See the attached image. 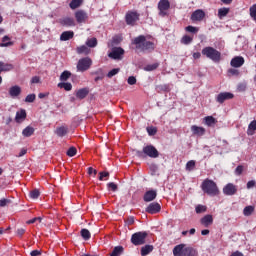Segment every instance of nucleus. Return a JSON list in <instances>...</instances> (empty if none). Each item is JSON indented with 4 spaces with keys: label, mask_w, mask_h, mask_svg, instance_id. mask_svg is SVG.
I'll return each mask as SVG.
<instances>
[{
    "label": "nucleus",
    "mask_w": 256,
    "mask_h": 256,
    "mask_svg": "<svg viewBox=\"0 0 256 256\" xmlns=\"http://www.w3.org/2000/svg\"><path fill=\"white\" fill-rule=\"evenodd\" d=\"M132 45H135L136 49L143 53H153V51H155V43L148 41L143 35L134 38Z\"/></svg>",
    "instance_id": "1"
},
{
    "label": "nucleus",
    "mask_w": 256,
    "mask_h": 256,
    "mask_svg": "<svg viewBox=\"0 0 256 256\" xmlns=\"http://www.w3.org/2000/svg\"><path fill=\"white\" fill-rule=\"evenodd\" d=\"M174 256H197V250L193 247H187L185 244H178L173 248Z\"/></svg>",
    "instance_id": "2"
},
{
    "label": "nucleus",
    "mask_w": 256,
    "mask_h": 256,
    "mask_svg": "<svg viewBox=\"0 0 256 256\" xmlns=\"http://www.w3.org/2000/svg\"><path fill=\"white\" fill-rule=\"evenodd\" d=\"M202 191H204V193H206L207 195H210V197H215L216 195H219V188L217 187V183L209 179L203 181Z\"/></svg>",
    "instance_id": "3"
},
{
    "label": "nucleus",
    "mask_w": 256,
    "mask_h": 256,
    "mask_svg": "<svg viewBox=\"0 0 256 256\" xmlns=\"http://www.w3.org/2000/svg\"><path fill=\"white\" fill-rule=\"evenodd\" d=\"M202 55L210 59V61H213V63H219V61H221V52L211 46L203 48Z\"/></svg>",
    "instance_id": "4"
},
{
    "label": "nucleus",
    "mask_w": 256,
    "mask_h": 256,
    "mask_svg": "<svg viewBox=\"0 0 256 256\" xmlns=\"http://www.w3.org/2000/svg\"><path fill=\"white\" fill-rule=\"evenodd\" d=\"M137 157H150L151 159H157L159 157V151L153 145H147L143 148V151H136Z\"/></svg>",
    "instance_id": "5"
},
{
    "label": "nucleus",
    "mask_w": 256,
    "mask_h": 256,
    "mask_svg": "<svg viewBox=\"0 0 256 256\" xmlns=\"http://www.w3.org/2000/svg\"><path fill=\"white\" fill-rule=\"evenodd\" d=\"M91 65H93V60H91V58H81L77 63L76 69L80 73H85V71H88V69L91 68Z\"/></svg>",
    "instance_id": "6"
},
{
    "label": "nucleus",
    "mask_w": 256,
    "mask_h": 256,
    "mask_svg": "<svg viewBox=\"0 0 256 256\" xmlns=\"http://www.w3.org/2000/svg\"><path fill=\"white\" fill-rule=\"evenodd\" d=\"M147 232H136L131 236L132 245L139 246L145 245V239H147Z\"/></svg>",
    "instance_id": "7"
},
{
    "label": "nucleus",
    "mask_w": 256,
    "mask_h": 256,
    "mask_svg": "<svg viewBox=\"0 0 256 256\" xmlns=\"http://www.w3.org/2000/svg\"><path fill=\"white\" fill-rule=\"evenodd\" d=\"M123 55H125V50L121 47H114L112 51L108 54L110 59H115L117 61H121L123 59Z\"/></svg>",
    "instance_id": "8"
},
{
    "label": "nucleus",
    "mask_w": 256,
    "mask_h": 256,
    "mask_svg": "<svg viewBox=\"0 0 256 256\" xmlns=\"http://www.w3.org/2000/svg\"><path fill=\"white\" fill-rule=\"evenodd\" d=\"M171 8V3L169 0H160L158 2V9L160 17H165L167 15V11Z\"/></svg>",
    "instance_id": "9"
},
{
    "label": "nucleus",
    "mask_w": 256,
    "mask_h": 256,
    "mask_svg": "<svg viewBox=\"0 0 256 256\" xmlns=\"http://www.w3.org/2000/svg\"><path fill=\"white\" fill-rule=\"evenodd\" d=\"M127 25H135L139 21V13L137 11H128L125 15Z\"/></svg>",
    "instance_id": "10"
},
{
    "label": "nucleus",
    "mask_w": 256,
    "mask_h": 256,
    "mask_svg": "<svg viewBox=\"0 0 256 256\" xmlns=\"http://www.w3.org/2000/svg\"><path fill=\"white\" fill-rule=\"evenodd\" d=\"M235 95L231 92H221L216 96L217 103L223 104L224 101H229L230 99H233Z\"/></svg>",
    "instance_id": "11"
},
{
    "label": "nucleus",
    "mask_w": 256,
    "mask_h": 256,
    "mask_svg": "<svg viewBox=\"0 0 256 256\" xmlns=\"http://www.w3.org/2000/svg\"><path fill=\"white\" fill-rule=\"evenodd\" d=\"M146 213H150V215H155V213H159L161 211V205L157 202H152L146 208Z\"/></svg>",
    "instance_id": "12"
},
{
    "label": "nucleus",
    "mask_w": 256,
    "mask_h": 256,
    "mask_svg": "<svg viewBox=\"0 0 256 256\" xmlns=\"http://www.w3.org/2000/svg\"><path fill=\"white\" fill-rule=\"evenodd\" d=\"M230 65H231V67H234L235 69H237L239 67H243V65H245V58H243V56H236V57L232 58Z\"/></svg>",
    "instance_id": "13"
},
{
    "label": "nucleus",
    "mask_w": 256,
    "mask_h": 256,
    "mask_svg": "<svg viewBox=\"0 0 256 256\" xmlns=\"http://www.w3.org/2000/svg\"><path fill=\"white\" fill-rule=\"evenodd\" d=\"M223 193L224 195H235L237 193V186H235L233 183H228L224 188H223Z\"/></svg>",
    "instance_id": "14"
},
{
    "label": "nucleus",
    "mask_w": 256,
    "mask_h": 256,
    "mask_svg": "<svg viewBox=\"0 0 256 256\" xmlns=\"http://www.w3.org/2000/svg\"><path fill=\"white\" fill-rule=\"evenodd\" d=\"M75 19H76L77 23H85V21H87V19H88L87 12H85L84 10L76 11Z\"/></svg>",
    "instance_id": "15"
},
{
    "label": "nucleus",
    "mask_w": 256,
    "mask_h": 256,
    "mask_svg": "<svg viewBox=\"0 0 256 256\" xmlns=\"http://www.w3.org/2000/svg\"><path fill=\"white\" fill-rule=\"evenodd\" d=\"M21 86L19 85H14L12 87L9 88V95L12 99H17V97H19V95H21Z\"/></svg>",
    "instance_id": "16"
},
{
    "label": "nucleus",
    "mask_w": 256,
    "mask_h": 256,
    "mask_svg": "<svg viewBox=\"0 0 256 256\" xmlns=\"http://www.w3.org/2000/svg\"><path fill=\"white\" fill-rule=\"evenodd\" d=\"M144 201L150 203V201H155L157 199V190H149L144 194Z\"/></svg>",
    "instance_id": "17"
},
{
    "label": "nucleus",
    "mask_w": 256,
    "mask_h": 256,
    "mask_svg": "<svg viewBox=\"0 0 256 256\" xmlns=\"http://www.w3.org/2000/svg\"><path fill=\"white\" fill-rule=\"evenodd\" d=\"M200 223L203 225V227H211V225H213V215H205L200 219Z\"/></svg>",
    "instance_id": "18"
},
{
    "label": "nucleus",
    "mask_w": 256,
    "mask_h": 256,
    "mask_svg": "<svg viewBox=\"0 0 256 256\" xmlns=\"http://www.w3.org/2000/svg\"><path fill=\"white\" fill-rule=\"evenodd\" d=\"M191 132L193 133V135H196L197 137H203V135H205V128L193 125L191 126Z\"/></svg>",
    "instance_id": "19"
},
{
    "label": "nucleus",
    "mask_w": 256,
    "mask_h": 256,
    "mask_svg": "<svg viewBox=\"0 0 256 256\" xmlns=\"http://www.w3.org/2000/svg\"><path fill=\"white\" fill-rule=\"evenodd\" d=\"M27 119V112L25 109H21L20 111L16 112L15 121L16 123H23Z\"/></svg>",
    "instance_id": "20"
},
{
    "label": "nucleus",
    "mask_w": 256,
    "mask_h": 256,
    "mask_svg": "<svg viewBox=\"0 0 256 256\" xmlns=\"http://www.w3.org/2000/svg\"><path fill=\"white\" fill-rule=\"evenodd\" d=\"M204 17H205V12L203 10H196L191 15L192 21H203Z\"/></svg>",
    "instance_id": "21"
},
{
    "label": "nucleus",
    "mask_w": 256,
    "mask_h": 256,
    "mask_svg": "<svg viewBox=\"0 0 256 256\" xmlns=\"http://www.w3.org/2000/svg\"><path fill=\"white\" fill-rule=\"evenodd\" d=\"M60 25H64L65 27H75V20L71 17H65L60 19Z\"/></svg>",
    "instance_id": "22"
},
{
    "label": "nucleus",
    "mask_w": 256,
    "mask_h": 256,
    "mask_svg": "<svg viewBox=\"0 0 256 256\" xmlns=\"http://www.w3.org/2000/svg\"><path fill=\"white\" fill-rule=\"evenodd\" d=\"M67 133H69V128L67 126H60L55 130V135L58 137H65Z\"/></svg>",
    "instance_id": "23"
},
{
    "label": "nucleus",
    "mask_w": 256,
    "mask_h": 256,
    "mask_svg": "<svg viewBox=\"0 0 256 256\" xmlns=\"http://www.w3.org/2000/svg\"><path fill=\"white\" fill-rule=\"evenodd\" d=\"M13 69H14L13 64H9V63L0 61V73L7 72V71H13Z\"/></svg>",
    "instance_id": "24"
},
{
    "label": "nucleus",
    "mask_w": 256,
    "mask_h": 256,
    "mask_svg": "<svg viewBox=\"0 0 256 256\" xmlns=\"http://www.w3.org/2000/svg\"><path fill=\"white\" fill-rule=\"evenodd\" d=\"M75 33L73 31H64L60 35V41H69L70 39H73Z\"/></svg>",
    "instance_id": "25"
},
{
    "label": "nucleus",
    "mask_w": 256,
    "mask_h": 256,
    "mask_svg": "<svg viewBox=\"0 0 256 256\" xmlns=\"http://www.w3.org/2000/svg\"><path fill=\"white\" fill-rule=\"evenodd\" d=\"M89 95V88H81L76 92L77 99H85Z\"/></svg>",
    "instance_id": "26"
},
{
    "label": "nucleus",
    "mask_w": 256,
    "mask_h": 256,
    "mask_svg": "<svg viewBox=\"0 0 256 256\" xmlns=\"http://www.w3.org/2000/svg\"><path fill=\"white\" fill-rule=\"evenodd\" d=\"M255 131H256V120H253L248 125L247 135L249 137H251V136L255 135Z\"/></svg>",
    "instance_id": "27"
},
{
    "label": "nucleus",
    "mask_w": 256,
    "mask_h": 256,
    "mask_svg": "<svg viewBox=\"0 0 256 256\" xmlns=\"http://www.w3.org/2000/svg\"><path fill=\"white\" fill-rule=\"evenodd\" d=\"M253 213H255V206H246L243 209L244 217H251V215H253Z\"/></svg>",
    "instance_id": "28"
},
{
    "label": "nucleus",
    "mask_w": 256,
    "mask_h": 256,
    "mask_svg": "<svg viewBox=\"0 0 256 256\" xmlns=\"http://www.w3.org/2000/svg\"><path fill=\"white\" fill-rule=\"evenodd\" d=\"M33 133H35V128H33L32 126H27V127L22 131L23 137H31V135H33Z\"/></svg>",
    "instance_id": "29"
},
{
    "label": "nucleus",
    "mask_w": 256,
    "mask_h": 256,
    "mask_svg": "<svg viewBox=\"0 0 256 256\" xmlns=\"http://www.w3.org/2000/svg\"><path fill=\"white\" fill-rule=\"evenodd\" d=\"M123 251H125V248H123V246H116L114 247L110 256H121L123 255Z\"/></svg>",
    "instance_id": "30"
},
{
    "label": "nucleus",
    "mask_w": 256,
    "mask_h": 256,
    "mask_svg": "<svg viewBox=\"0 0 256 256\" xmlns=\"http://www.w3.org/2000/svg\"><path fill=\"white\" fill-rule=\"evenodd\" d=\"M204 121L208 127H213L217 123V120L213 116H206Z\"/></svg>",
    "instance_id": "31"
},
{
    "label": "nucleus",
    "mask_w": 256,
    "mask_h": 256,
    "mask_svg": "<svg viewBox=\"0 0 256 256\" xmlns=\"http://www.w3.org/2000/svg\"><path fill=\"white\" fill-rule=\"evenodd\" d=\"M151 251H153V245H145L141 248V255L147 256Z\"/></svg>",
    "instance_id": "32"
},
{
    "label": "nucleus",
    "mask_w": 256,
    "mask_h": 256,
    "mask_svg": "<svg viewBox=\"0 0 256 256\" xmlns=\"http://www.w3.org/2000/svg\"><path fill=\"white\" fill-rule=\"evenodd\" d=\"M58 87L60 89H65V91H71L73 89V85L69 82L58 83Z\"/></svg>",
    "instance_id": "33"
},
{
    "label": "nucleus",
    "mask_w": 256,
    "mask_h": 256,
    "mask_svg": "<svg viewBox=\"0 0 256 256\" xmlns=\"http://www.w3.org/2000/svg\"><path fill=\"white\" fill-rule=\"evenodd\" d=\"M83 5V0H72L69 4L70 9H78V7H81Z\"/></svg>",
    "instance_id": "34"
},
{
    "label": "nucleus",
    "mask_w": 256,
    "mask_h": 256,
    "mask_svg": "<svg viewBox=\"0 0 256 256\" xmlns=\"http://www.w3.org/2000/svg\"><path fill=\"white\" fill-rule=\"evenodd\" d=\"M11 38L9 36H4L2 38V43L0 44V47H11L13 45V42L10 41Z\"/></svg>",
    "instance_id": "35"
},
{
    "label": "nucleus",
    "mask_w": 256,
    "mask_h": 256,
    "mask_svg": "<svg viewBox=\"0 0 256 256\" xmlns=\"http://www.w3.org/2000/svg\"><path fill=\"white\" fill-rule=\"evenodd\" d=\"M78 55H89V48L85 45L79 46L77 48Z\"/></svg>",
    "instance_id": "36"
},
{
    "label": "nucleus",
    "mask_w": 256,
    "mask_h": 256,
    "mask_svg": "<svg viewBox=\"0 0 256 256\" xmlns=\"http://www.w3.org/2000/svg\"><path fill=\"white\" fill-rule=\"evenodd\" d=\"M181 43L183 45H190V43H193V37L185 35L181 39Z\"/></svg>",
    "instance_id": "37"
},
{
    "label": "nucleus",
    "mask_w": 256,
    "mask_h": 256,
    "mask_svg": "<svg viewBox=\"0 0 256 256\" xmlns=\"http://www.w3.org/2000/svg\"><path fill=\"white\" fill-rule=\"evenodd\" d=\"M229 14V8H220L218 10V17L223 18V17H227V15Z\"/></svg>",
    "instance_id": "38"
},
{
    "label": "nucleus",
    "mask_w": 256,
    "mask_h": 256,
    "mask_svg": "<svg viewBox=\"0 0 256 256\" xmlns=\"http://www.w3.org/2000/svg\"><path fill=\"white\" fill-rule=\"evenodd\" d=\"M81 236L85 241H89V239H91V232H89L87 229H82Z\"/></svg>",
    "instance_id": "39"
},
{
    "label": "nucleus",
    "mask_w": 256,
    "mask_h": 256,
    "mask_svg": "<svg viewBox=\"0 0 256 256\" xmlns=\"http://www.w3.org/2000/svg\"><path fill=\"white\" fill-rule=\"evenodd\" d=\"M249 13H250L251 19H253L255 21V23H256V4L252 5L249 8Z\"/></svg>",
    "instance_id": "40"
},
{
    "label": "nucleus",
    "mask_w": 256,
    "mask_h": 256,
    "mask_svg": "<svg viewBox=\"0 0 256 256\" xmlns=\"http://www.w3.org/2000/svg\"><path fill=\"white\" fill-rule=\"evenodd\" d=\"M39 195H41V192L38 189H34L29 193L30 199H39Z\"/></svg>",
    "instance_id": "41"
},
{
    "label": "nucleus",
    "mask_w": 256,
    "mask_h": 256,
    "mask_svg": "<svg viewBox=\"0 0 256 256\" xmlns=\"http://www.w3.org/2000/svg\"><path fill=\"white\" fill-rule=\"evenodd\" d=\"M87 47L94 48L97 45V38H90L86 41Z\"/></svg>",
    "instance_id": "42"
},
{
    "label": "nucleus",
    "mask_w": 256,
    "mask_h": 256,
    "mask_svg": "<svg viewBox=\"0 0 256 256\" xmlns=\"http://www.w3.org/2000/svg\"><path fill=\"white\" fill-rule=\"evenodd\" d=\"M195 211L197 214L205 213V211H207V206L199 204L195 207Z\"/></svg>",
    "instance_id": "43"
},
{
    "label": "nucleus",
    "mask_w": 256,
    "mask_h": 256,
    "mask_svg": "<svg viewBox=\"0 0 256 256\" xmlns=\"http://www.w3.org/2000/svg\"><path fill=\"white\" fill-rule=\"evenodd\" d=\"M159 67V63L154 64H148L146 67H144V71H155Z\"/></svg>",
    "instance_id": "44"
},
{
    "label": "nucleus",
    "mask_w": 256,
    "mask_h": 256,
    "mask_svg": "<svg viewBox=\"0 0 256 256\" xmlns=\"http://www.w3.org/2000/svg\"><path fill=\"white\" fill-rule=\"evenodd\" d=\"M119 71H121V69H119V68H114V69L110 70L107 73L108 79H111L112 77H115V75H117L119 73Z\"/></svg>",
    "instance_id": "45"
},
{
    "label": "nucleus",
    "mask_w": 256,
    "mask_h": 256,
    "mask_svg": "<svg viewBox=\"0 0 256 256\" xmlns=\"http://www.w3.org/2000/svg\"><path fill=\"white\" fill-rule=\"evenodd\" d=\"M69 77H71V72H69V71H64V72L60 75V81H67V79H69Z\"/></svg>",
    "instance_id": "46"
},
{
    "label": "nucleus",
    "mask_w": 256,
    "mask_h": 256,
    "mask_svg": "<svg viewBox=\"0 0 256 256\" xmlns=\"http://www.w3.org/2000/svg\"><path fill=\"white\" fill-rule=\"evenodd\" d=\"M95 75H99L97 76L94 81L97 83V81H102V79L105 77V75L103 74V70H98L95 72Z\"/></svg>",
    "instance_id": "47"
},
{
    "label": "nucleus",
    "mask_w": 256,
    "mask_h": 256,
    "mask_svg": "<svg viewBox=\"0 0 256 256\" xmlns=\"http://www.w3.org/2000/svg\"><path fill=\"white\" fill-rule=\"evenodd\" d=\"M68 157H75L77 155V148L75 147H70L67 151Z\"/></svg>",
    "instance_id": "48"
},
{
    "label": "nucleus",
    "mask_w": 256,
    "mask_h": 256,
    "mask_svg": "<svg viewBox=\"0 0 256 256\" xmlns=\"http://www.w3.org/2000/svg\"><path fill=\"white\" fill-rule=\"evenodd\" d=\"M156 90L158 92L159 91L167 92V91H169V85H167V84L158 85V86H156Z\"/></svg>",
    "instance_id": "49"
},
{
    "label": "nucleus",
    "mask_w": 256,
    "mask_h": 256,
    "mask_svg": "<svg viewBox=\"0 0 256 256\" xmlns=\"http://www.w3.org/2000/svg\"><path fill=\"white\" fill-rule=\"evenodd\" d=\"M186 169L188 171H193V169H195V161L194 160L188 161L186 164Z\"/></svg>",
    "instance_id": "50"
},
{
    "label": "nucleus",
    "mask_w": 256,
    "mask_h": 256,
    "mask_svg": "<svg viewBox=\"0 0 256 256\" xmlns=\"http://www.w3.org/2000/svg\"><path fill=\"white\" fill-rule=\"evenodd\" d=\"M37 96H35V94H29L26 96L25 98V103H33V101H35Z\"/></svg>",
    "instance_id": "51"
},
{
    "label": "nucleus",
    "mask_w": 256,
    "mask_h": 256,
    "mask_svg": "<svg viewBox=\"0 0 256 256\" xmlns=\"http://www.w3.org/2000/svg\"><path fill=\"white\" fill-rule=\"evenodd\" d=\"M8 205H11V200L5 198L0 200V207H7Z\"/></svg>",
    "instance_id": "52"
},
{
    "label": "nucleus",
    "mask_w": 256,
    "mask_h": 256,
    "mask_svg": "<svg viewBox=\"0 0 256 256\" xmlns=\"http://www.w3.org/2000/svg\"><path fill=\"white\" fill-rule=\"evenodd\" d=\"M109 177V172H99V181H105Z\"/></svg>",
    "instance_id": "53"
},
{
    "label": "nucleus",
    "mask_w": 256,
    "mask_h": 256,
    "mask_svg": "<svg viewBox=\"0 0 256 256\" xmlns=\"http://www.w3.org/2000/svg\"><path fill=\"white\" fill-rule=\"evenodd\" d=\"M147 133L150 136L156 135L157 134V128L151 126V127H147Z\"/></svg>",
    "instance_id": "54"
},
{
    "label": "nucleus",
    "mask_w": 256,
    "mask_h": 256,
    "mask_svg": "<svg viewBox=\"0 0 256 256\" xmlns=\"http://www.w3.org/2000/svg\"><path fill=\"white\" fill-rule=\"evenodd\" d=\"M186 31L188 33H197L199 31V28H197L195 26H187Z\"/></svg>",
    "instance_id": "55"
},
{
    "label": "nucleus",
    "mask_w": 256,
    "mask_h": 256,
    "mask_svg": "<svg viewBox=\"0 0 256 256\" xmlns=\"http://www.w3.org/2000/svg\"><path fill=\"white\" fill-rule=\"evenodd\" d=\"M107 189H111V191H117L118 187L117 184H115L114 182H109L107 184Z\"/></svg>",
    "instance_id": "56"
},
{
    "label": "nucleus",
    "mask_w": 256,
    "mask_h": 256,
    "mask_svg": "<svg viewBox=\"0 0 256 256\" xmlns=\"http://www.w3.org/2000/svg\"><path fill=\"white\" fill-rule=\"evenodd\" d=\"M37 221H39V223H41V221H43V218H41V217H35V218L31 219V220H28V221H27V224H28V225H32V223H37Z\"/></svg>",
    "instance_id": "57"
},
{
    "label": "nucleus",
    "mask_w": 256,
    "mask_h": 256,
    "mask_svg": "<svg viewBox=\"0 0 256 256\" xmlns=\"http://www.w3.org/2000/svg\"><path fill=\"white\" fill-rule=\"evenodd\" d=\"M128 85H135L137 83V78L135 76H130L127 80Z\"/></svg>",
    "instance_id": "58"
},
{
    "label": "nucleus",
    "mask_w": 256,
    "mask_h": 256,
    "mask_svg": "<svg viewBox=\"0 0 256 256\" xmlns=\"http://www.w3.org/2000/svg\"><path fill=\"white\" fill-rule=\"evenodd\" d=\"M237 89H238V91H240L241 93H243V91H246V89H247V84H245V83H240V84H238Z\"/></svg>",
    "instance_id": "59"
},
{
    "label": "nucleus",
    "mask_w": 256,
    "mask_h": 256,
    "mask_svg": "<svg viewBox=\"0 0 256 256\" xmlns=\"http://www.w3.org/2000/svg\"><path fill=\"white\" fill-rule=\"evenodd\" d=\"M228 73H229V75H233V76H236V77H237V75H239V70H237V69H235V68H230V69L228 70Z\"/></svg>",
    "instance_id": "60"
},
{
    "label": "nucleus",
    "mask_w": 256,
    "mask_h": 256,
    "mask_svg": "<svg viewBox=\"0 0 256 256\" xmlns=\"http://www.w3.org/2000/svg\"><path fill=\"white\" fill-rule=\"evenodd\" d=\"M256 181L255 180H250L247 182V189H253L255 187Z\"/></svg>",
    "instance_id": "61"
},
{
    "label": "nucleus",
    "mask_w": 256,
    "mask_h": 256,
    "mask_svg": "<svg viewBox=\"0 0 256 256\" xmlns=\"http://www.w3.org/2000/svg\"><path fill=\"white\" fill-rule=\"evenodd\" d=\"M31 83L32 84H37V83H41V78L39 76H34L31 79Z\"/></svg>",
    "instance_id": "62"
},
{
    "label": "nucleus",
    "mask_w": 256,
    "mask_h": 256,
    "mask_svg": "<svg viewBox=\"0 0 256 256\" xmlns=\"http://www.w3.org/2000/svg\"><path fill=\"white\" fill-rule=\"evenodd\" d=\"M25 228H18L16 233L18 235V237H23V234L25 233Z\"/></svg>",
    "instance_id": "63"
},
{
    "label": "nucleus",
    "mask_w": 256,
    "mask_h": 256,
    "mask_svg": "<svg viewBox=\"0 0 256 256\" xmlns=\"http://www.w3.org/2000/svg\"><path fill=\"white\" fill-rule=\"evenodd\" d=\"M31 256H39L41 255V251L40 250H33L31 253H30Z\"/></svg>",
    "instance_id": "64"
}]
</instances>
